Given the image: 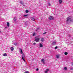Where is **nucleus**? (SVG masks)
<instances>
[{
  "label": "nucleus",
  "mask_w": 73,
  "mask_h": 73,
  "mask_svg": "<svg viewBox=\"0 0 73 73\" xmlns=\"http://www.w3.org/2000/svg\"><path fill=\"white\" fill-rule=\"evenodd\" d=\"M20 3L22 5H24V2H23V1H20Z\"/></svg>",
  "instance_id": "39448f33"
},
{
  "label": "nucleus",
  "mask_w": 73,
  "mask_h": 73,
  "mask_svg": "<svg viewBox=\"0 0 73 73\" xmlns=\"http://www.w3.org/2000/svg\"><path fill=\"white\" fill-rule=\"evenodd\" d=\"M56 41H54L53 42V43L52 44V45H56Z\"/></svg>",
  "instance_id": "20e7f679"
},
{
  "label": "nucleus",
  "mask_w": 73,
  "mask_h": 73,
  "mask_svg": "<svg viewBox=\"0 0 73 73\" xmlns=\"http://www.w3.org/2000/svg\"><path fill=\"white\" fill-rule=\"evenodd\" d=\"M64 54H65V56H66V55H67V54H68V52H65L64 53Z\"/></svg>",
  "instance_id": "4468645a"
},
{
  "label": "nucleus",
  "mask_w": 73,
  "mask_h": 73,
  "mask_svg": "<svg viewBox=\"0 0 73 73\" xmlns=\"http://www.w3.org/2000/svg\"><path fill=\"white\" fill-rule=\"evenodd\" d=\"M28 16V15H23L24 17H27V16Z\"/></svg>",
  "instance_id": "393cba45"
},
{
  "label": "nucleus",
  "mask_w": 73,
  "mask_h": 73,
  "mask_svg": "<svg viewBox=\"0 0 73 73\" xmlns=\"http://www.w3.org/2000/svg\"><path fill=\"white\" fill-rule=\"evenodd\" d=\"M72 69H73V68L71 69V70H72Z\"/></svg>",
  "instance_id": "58836bf2"
},
{
  "label": "nucleus",
  "mask_w": 73,
  "mask_h": 73,
  "mask_svg": "<svg viewBox=\"0 0 73 73\" xmlns=\"http://www.w3.org/2000/svg\"><path fill=\"white\" fill-rule=\"evenodd\" d=\"M35 41L36 42H38L39 41V38H38L35 37Z\"/></svg>",
  "instance_id": "7ed1b4c3"
},
{
  "label": "nucleus",
  "mask_w": 73,
  "mask_h": 73,
  "mask_svg": "<svg viewBox=\"0 0 73 73\" xmlns=\"http://www.w3.org/2000/svg\"><path fill=\"white\" fill-rule=\"evenodd\" d=\"M22 58L25 62V59H24V58H23V57H22Z\"/></svg>",
  "instance_id": "412c9836"
},
{
  "label": "nucleus",
  "mask_w": 73,
  "mask_h": 73,
  "mask_svg": "<svg viewBox=\"0 0 73 73\" xmlns=\"http://www.w3.org/2000/svg\"><path fill=\"white\" fill-rule=\"evenodd\" d=\"M41 61L42 62H43V63H44L45 62V60L43 59H42Z\"/></svg>",
  "instance_id": "6e6552de"
},
{
  "label": "nucleus",
  "mask_w": 73,
  "mask_h": 73,
  "mask_svg": "<svg viewBox=\"0 0 73 73\" xmlns=\"http://www.w3.org/2000/svg\"><path fill=\"white\" fill-rule=\"evenodd\" d=\"M59 2L60 4H61V3H62V0H59Z\"/></svg>",
  "instance_id": "2eb2a0df"
},
{
  "label": "nucleus",
  "mask_w": 73,
  "mask_h": 73,
  "mask_svg": "<svg viewBox=\"0 0 73 73\" xmlns=\"http://www.w3.org/2000/svg\"><path fill=\"white\" fill-rule=\"evenodd\" d=\"M14 45L16 46V45H17V43H14Z\"/></svg>",
  "instance_id": "a878e982"
},
{
  "label": "nucleus",
  "mask_w": 73,
  "mask_h": 73,
  "mask_svg": "<svg viewBox=\"0 0 73 73\" xmlns=\"http://www.w3.org/2000/svg\"><path fill=\"white\" fill-rule=\"evenodd\" d=\"M69 36L70 37V35H69Z\"/></svg>",
  "instance_id": "e433bc0d"
},
{
  "label": "nucleus",
  "mask_w": 73,
  "mask_h": 73,
  "mask_svg": "<svg viewBox=\"0 0 73 73\" xmlns=\"http://www.w3.org/2000/svg\"><path fill=\"white\" fill-rule=\"evenodd\" d=\"M44 38H41V41H42V42H43V41H44Z\"/></svg>",
  "instance_id": "9d476101"
},
{
  "label": "nucleus",
  "mask_w": 73,
  "mask_h": 73,
  "mask_svg": "<svg viewBox=\"0 0 73 73\" xmlns=\"http://www.w3.org/2000/svg\"><path fill=\"white\" fill-rule=\"evenodd\" d=\"M36 71H38V68H37L36 70Z\"/></svg>",
  "instance_id": "cd10ccee"
},
{
  "label": "nucleus",
  "mask_w": 73,
  "mask_h": 73,
  "mask_svg": "<svg viewBox=\"0 0 73 73\" xmlns=\"http://www.w3.org/2000/svg\"><path fill=\"white\" fill-rule=\"evenodd\" d=\"M7 26H8V27H9V23L8 22H7Z\"/></svg>",
  "instance_id": "f3484780"
},
{
  "label": "nucleus",
  "mask_w": 73,
  "mask_h": 73,
  "mask_svg": "<svg viewBox=\"0 0 73 73\" xmlns=\"http://www.w3.org/2000/svg\"><path fill=\"white\" fill-rule=\"evenodd\" d=\"M24 7H25V5H23Z\"/></svg>",
  "instance_id": "4c0bfd02"
},
{
  "label": "nucleus",
  "mask_w": 73,
  "mask_h": 73,
  "mask_svg": "<svg viewBox=\"0 0 73 73\" xmlns=\"http://www.w3.org/2000/svg\"><path fill=\"white\" fill-rule=\"evenodd\" d=\"M5 29H6L7 28V27H5Z\"/></svg>",
  "instance_id": "c9c22d12"
},
{
  "label": "nucleus",
  "mask_w": 73,
  "mask_h": 73,
  "mask_svg": "<svg viewBox=\"0 0 73 73\" xmlns=\"http://www.w3.org/2000/svg\"><path fill=\"white\" fill-rule=\"evenodd\" d=\"M39 29H40V28H39V27L37 28L36 29V32H37V31L38 30H39Z\"/></svg>",
  "instance_id": "6ab92c4d"
},
{
  "label": "nucleus",
  "mask_w": 73,
  "mask_h": 73,
  "mask_svg": "<svg viewBox=\"0 0 73 73\" xmlns=\"http://www.w3.org/2000/svg\"><path fill=\"white\" fill-rule=\"evenodd\" d=\"M10 49L11 50H12V51H13V50H14V48H13V47H11L10 48Z\"/></svg>",
  "instance_id": "f8f14e48"
},
{
  "label": "nucleus",
  "mask_w": 73,
  "mask_h": 73,
  "mask_svg": "<svg viewBox=\"0 0 73 73\" xmlns=\"http://www.w3.org/2000/svg\"><path fill=\"white\" fill-rule=\"evenodd\" d=\"M54 17L52 16H50L49 18V19H50V20H54Z\"/></svg>",
  "instance_id": "f03ea898"
},
{
  "label": "nucleus",
  "mask_w": 73,
  "mask_h": 73,
  "mask_svg": "<svg viewBox=\"0 0 73 73\" xmlns=\"http://www.w3.org/2000/svg\"><path fill=\"white\" fill-rule=\"evenodd\" d=\"M72 65H73V63H72Z\"/></svg>",
  "instance_id": "72a5a7b5"
},
{
  "label": "nucleus",
  "mask_w": 73,
  "mask_h": 73,
  "mask_svg": "<svg viewBox=\"0 0 73 73\" xmlns=\"http://www.w3.org/2000/svg\"><path fill=\"white\" fill-rule=\"evenodd\" d=\"M56 57L57 58H59V55H57L56 56Z\"/></svg>",
  "instance_id": "a211bd4d"
},
{
  "label": "nucleus",
  "mask_w": 73,
  "mask_h": 73,
  "mask_svg": "<svg viewBox=\"0 0 73 73\" xmlns=\"http://www.w3.org/2000/svg\"><path fill=\"white\" fill-rule=\"evenodd\" d=\"M25 25H27V23H25Z\"/></svg>",
  "instance_id": "473e14b6"
},
{
  "label": "nucleus",
  "mask_w": 73,
  "mask_h": 73,
  "mask_svg": "<svg viewBox=\"0 0 73 73\" xmlns=\"http://www.w3.org/2000/svg\"><path fill=\"white\" fill-rule=\"evenodd\" d=\"M35 33H34L33 34V36H35Z\"/></svg>",
  "instance_id": "c756f323"
},
{
  "label": "nucleus",
  "mask_w": 73,
  "mask_h": 73,
  "mask_svg": "<svg viewBox=\"0 0 73 73\" xmlns=\"http://www.w3.org/2000/svg\"><path fill=\"white\" fill-rule=\"evenodd\" d=\"M64 69L65 70H67V67H65L64 68Z\"/></svg>",
  "instance_id": "5701e85b"
},
{
  "label": "nucleus",
  "mask_w": 73,
  "mask_h": 73,
  "mask_svg": "<svg viewBox=\"0 0 73 73\" xmlns=\"http://www.w3.org/2000/svg\"><path fill=\"white\" fill-rule=\"evenodd\" d=\"M43 46V45L41 43H40V47H41V48H42Z\"/></svg>",
  "instance_id": "9b49d317"
},
{
  "label": "nucleus",
  "mask_w": 73,
  "mask_h": 73,
  "mask_svg": "<svg viewBox=\"0 0 73 73\" xmlns=\"http://www.w3.org/2000/svg\"><path fill=\"white\" fill-rule=\"evenodd\" d=\"M22 57H23V58L25 57V55H24V54H23Z\"/></svg>",
  "instance_id": "aec40b11"
},
{
  "label": "nucleus",
  "mask_w": 73,
  "mask_h": 73,
  "mask_svg": "<svg viewBox=\"0 0 73 73\" xmlns=\"http://www.w3.org/2000/svg\"><path fill=\"white\" fill-rule=\"evenodd\" d=\"M49 70V69L47 68L46 69V71H45V73H48V72Z\"/></svg>",
  "instance_id": "423d86ee"
},
{
  "label": "nucleus",
  "mask_w": 73,
  "mask_h": 73,
  "mask_svg": "<svg viewBox=\"0 0 73 73\" xmlns=\"http://www.w3.org/2000/svg\"><path fill=\"white\" fill-rule=\"evenodd\" d=\"M25 73H29V72H28L27 71V72H26Z\"/></svg>",
  "instance_id": "2f4dec72"
},
{
  "label": "nucleus",
  "mask_w": 73,
  "mask_h": 73,
  "mask_svg": "<svg viewBox=\"0 0 73 73\" xmlns=\"http://www.w3.org/2000/svg\"><path fill=\"white\" fill-rule=\"evenodd\" d=\"M31 19L33 21H35V18L34 17H31Z\"/></svg>",
  "instance_id": "1a4fd4ad"
},
{
  "label": "nucleus",
  "mask_w": 73,
  "mask_h": 73,
  "mask_svg": "<svg viewBox=\"0 0 73 73\" xmlns=\"http://www.w3.org/2000/svg\"><path fill=\"white\" fill-rule=\"evenodd\" d=\"M0 32H1V31H0Z\"/></svg>",
  "instance_id": "ea45409f"
},
{
  "label": "nucleus",
  "mask_w": 73,
  "mask_h": 73,
  "mask_svg": "<svg viewBox=\"0 0 73 73\" xmlns=\"http://www.w3.org/2000/svg\"><path fill=\"white\" fill-rule=\"evenodd\" d=\"M46 32H45L43 33V35H45V34H46Z\"/></svg>",
  "instance_id": "c85d7f7f"
},
{
  "label": "nucleus",
  "mask_w": 73,
  "mask_h": 73,
  "mask_svg": "<svg viewBox=\"0 0 73 73\" xmlns=\"http://www.w3.org/2000/svg\"><path fill=\"white\" fill-rule=\"evenodd\" d=\"M20 52L21 53V54H23V50H22L21 48H20Z\"/></svg>",
  "instance_id": "0eeeda50"
},
{
  "label": "nucleus",
  "mask_w": 73,
  "mask_h": 73,
  "mask_svg": "<svg viewBox=\"0 0 73 73\" xmlns=\"http://www.w3.org/2000/svg\"><path fill=\"white\" fill-rule=\"evenodd\" d=\"M28 12H29V11L28 10H26V13H28Z\"/></svg>",
  "instance_id": "b1692460"
},
{
  "label": "nucleus",
  "mask_w": 73,
  "mask_h": 73,
  "mask_svg": "<svg viewBox=\"0 0 73 73\" xmlns=\"http://www.w3.org/2000/svg\"><path fill=\"white\" fill-rule=\"evenodd\" d=\"M57 48V46H56V47H55V49H56Z\"/></svg>",
  "instance_id": "bb28decb"
},
{
  "label": "nucleus",
  "mask_w": 73,
  "mask_h": 73,
  "mask_svg": "<svg viewBox=\"0 0 73 73\" xmlns=\"http://www.w3.org/2000/svg\"><path fill=\"white\" fill-rule=\"evenodd\" d=\"M14 21H16V17H15L14 18Z\"/></svg>",
  "instance_id": "ddd939ff"
},
{
  "label": "nucleus",
  "mask_w": 73,
  "mask_h": 73,
  "mask_svg": "<svg viewBox=\"0 0 73 73\" xmlns=\"http://www.w3.org/2000/svg\"><path fill=\"white\" fill-rule=\"evenodd\" d=\"M3 56H7V53H5L4 54H3Z\"/></svg>",
  "instance_id": "dca6fc26"
},
{
  "label": "nucleus",
  "mask_w": 73,
  "mask_h": 73,
  "mask_svg": "<svg viewBox=\"0 0 73 73\" xmlns=\"http://www.w3.org/2000/svg\"><path fill=\"white\" fill-rule=\"evenodd\" d=\"M4 6V7H5H5H6V5H5V6Z\"/></svg>",
  "instance_id": "f704fd0d"
},
{
  "label": "nucleus",
  "mask_w": 73,
  "mask_h": 73,
  "mask_svg": "<svg viewBox=\"0 0 73 73\" xmlns=\"http://www.w3.org/2000/svg\"><path fill=\"white\" fill-rule=\"evenodd\" d=\"M33 44H34V45H36V43L34 42V43H33Z\"/></svg>",
  "instance_id": "7c9ffc66"
},
{
  "label": "nucleus",
  "mask_w": 73,
  "mask_h": 73,
  "mask_svg": "<svg viewBox=\"0 0 73 73\" xmlns=\"http://www.w3.org/2000/svg\"><path fill=\"white\" fill-rule=\"evenodd\" d=\"M48 5L49 6H50V5H51V4L50 3L48 2Z\"/></svg>",
  "instance_id": "4be33fe9"
},
{
  "label": "nucleus",
  "mask_w": 73,
  "mask_h": 73,
  "mask_svg": "<svg viewBox=\"0 0 73 73\" xmlns=\"http://www.w3.org/2000/svg\"><path fill=\"white\" fill-rule=\"evenodd\" d=\"M72 20L71 19V17H68L66 19V24H68L69 23H70V22L72 21Z\"/></svg>",
  "instance_id": "f257e3e1"
}]
</instances>
